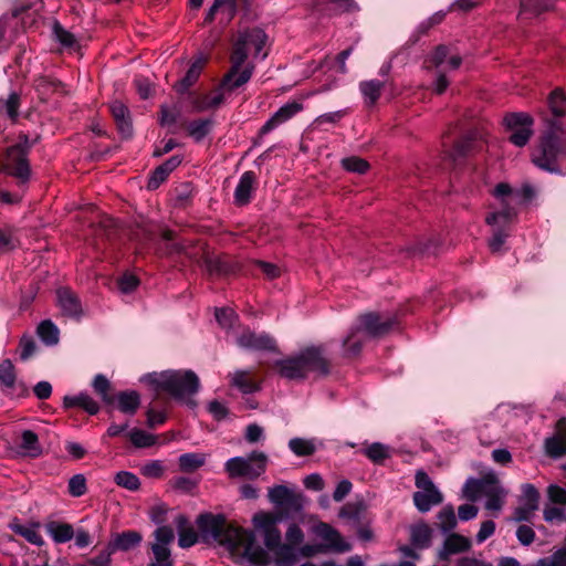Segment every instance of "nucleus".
<instances>
[{
  "mask_svg": "<svg viewBox=\"0 0 566 566\" xmlns=\"http://www.w3.org/2000/svg\"><path fill=\"white\" fill-rule=\"evenodd\" d=\"M196 525L203 543L219 544L232 553L241 551L252 566L269 565L270 555L258 544L255 533L228 523L224 515L202 513L197 516Z\"/></svg>",
  "mask_w": 566,
  "mask_h": 566,
  "instance_id": "1",
  "label": "nucleus"
},
{
  "mask_svg": "<svg viewBox=\"0 0 566 566\" xmlns=\"http://www.w3.org/2000/svg\"><path fill=\"white\" fill-rule=\"evenodd\" d=\"M266 42V34L258 28L242 31L238 34V39L233 44L230 56L231 67L223 76V84L232 87H241L248 83L252 76L254 66L247 65L241 70L250 52L254 56L262 54Z\"/></svg>",
  "mask_w": 566,
  "mask_h": 566,
  "instance_id": "2",
  "label": "nucleus"
},
{
  "mask_svg": "<svg viewBox=\"0 0 566 566\" xmlns=\"http://www.w3.org/2000/svg\"><path fill=\"white\" fill-rule=\"evenodd\" d=\"M155 391H165L175 399L186 400V403L195 408L197 402L191 398L200 387L198 376L192 370H165L149 373L140 378Z\"/></svg>",
  "mask_w": 566,
  "mask_h": 566,
  "instance_id": "3",
  "label": "nucleus"
},
{
  "mask_svg": "<svg viewBox=\"0 0 566 566\" xmlns=\"http://www.w3.org/2000/svg\"><path fill=\"white\" fill-rule=\"evenodd\" d=\"M279 373L290 380L304 379L310 374L327 375L329 361L323 346H308L297 355L276 361Z\"/></svg>",
  "mask_w": 566,
  "mask_h": 566,
  "instance_id": "4",
  "label": "nucleus"
},
{
  "mask_svg": "<svg viewBox=\"0 0 566 566\" xmlns=\"http://www.w3.org/2000/svg\"><path fill=\"white\" fill-rule=\"evenodd\" d=\"M395 324L396 321L394 318L388 316L381 317L377 313H366L360 315L357 324L352 327L349 334L343 342L347 355L355 356L359 354L365 336H384Z\"/></svg>",
  "mask_w": 566,
  "mask_h": 566,
  "instance_id": "5",
  "label": "nucleus"
},
{
  "mask_svg": "<svg viewBox=\"0 0 566 566\" xmlns=\"http://www.w3.org/2000/svg\"><path fill=\"white\" fill-rule=\"evenodd\" d=\"M254 528L261 533L266 552H272L275 557V566H294L297 562V553L290 546H280L281 532L275 518L270 513L259 512L254 514Z\"/></svg>",
  "mask_w": 566,
  "mask_h": 566,
  "instance_id": "6",
  "label": "nucleus"
},
{
  "mask_svg": "<svg viewBox=\"0 0 566 566\" xmlns=\"http://www.w3.org/2000/svg\"><path fill=\"white\" fill-rule=\"evenodd\" d=\"M268 462L269 459L264 452L253 451L248 457H233L227 460L224 471L230 479L255 480L265 473Z\"/></svg>",
  "mask_w": 566,
  "mask_h": 566,
  "instance_id": "7",
  "label": "nucleus"
},
{
  "mask_svg": "<svg viewBox=\"0 0 566 566\" xmlns=\"http://www.w3.org/2000/svg\"><path fill=\"white\" fill-rule=\"evenodd\" d=\"M564 153L565 146L560 136L551 132L543 137L538 149L534 151L533 163L543 170L560 174L556 163Z\"/></svg>",
  "mask_w": 566,
  "mask_h": 566,
  "instance_id": "8",
  "label": "nucleus"
},
{
  "mask_svg": "<svg viewBox=\"0 0 566 566\" xmlns=\"http://www.w3.org/2000/svg\"><path fill=\"white\" fill-rule=\"evenodd\" d=\"M415 484L419 491L413 493V503L419 512H429L432 506L442 503V493L424 471L419 470L416 472Z\"/></svg>",
  "mask_w": 566,
  "mask_h": 566,
  "instance_id": "9",
  "label": "nucleus"
},
{
  "mask_svg": "<svg viewBox=\"0 0 566 566\" xmlns=\"http://www.w3.org/2000/svg\"><path fill=\"white\" fill-rule=\"evenodd\" d=\"M154 542L150 544L153 558L148 566H174L170 545L175 539V533L168 525L157 527L154 533Z\"/></svg>",
  "mask_w": 566,
  "mask_h": 566,
  "instance_id": "10",
  "label": "nucleus"
},
{
  "mask_svg": "<svg viewBox=\"0 0 566 566\" xmlns=\"http://www.w3.org/2000/svg\"><path fill=\"white\" fill-rule=\"evenodd\" d=\"M503 123L511 132L509 140L517 147H524L533 136L534 120L527 113L507 114Z\"/></svg>",
  "mask_w": 566,
  "mask_h": 566,
  "instance_id": "11",
  "label": "nucleus"
},
{
  "mask_svg": "<svg viewBox=\"0 0 566 566\" xmlns=\"http://www.w3.org/2000/svg\"><path fill=\"white\" fill-rule=\"evenodd\" d=\"M3 169L21 182H27L31 176L27 147L14 145L8 148Z\"/></svg>",
  "mask_w": 566,
  "mask_h": 566,
  "instance_id": "12",
  "label": "nucleus"
},
{
  "mask_svg": "<svg viewBox=\"0 0 566 566\" xmlns=\"http://www.w3.org/2000/svg\"><path fill=\"white\" fill-rule=\"evenodd\" d=\"M539 506V492L530 483L523 484L521 495L518 497V505L515 507L511 521L530 522Z\"/></svg>",
  "mask_w": 566,
  "mask_h": 566,
  "instance_id": "13",
  "label": "nucleus"
},
{
  "mask_svg": "<svg viewBox=\"0 0 566 566\" xmlns=\"http://www.w3.org/2000/svg\"><path fill=\"white\" fill-rule=\"evenodd\" d=\"M0 386L4 395L15 398L25 397L29 394L28 386L18 380L15 368L10 359L0 361Z\"/></svg>",
  "mask_w": 566,
  "mask_h": 566,
  "instance_id": "14",
  "label": "nucleus"
},
{
  "mask_svg": "<svg viewBox=\"0 0 566 566\" xmlns=\"http://www.w3.org/2000/svg\"><path fill=\"white\" fill-rule=\"evenodd\" d=\"M313 533L324 543V552L333 551L336 553H345L350 551V544L347 543L339 532L327 523L319 522L313 526Z\"/></svg>",
  "mask_w": 566,
  "mask_h": 566,
  "instance_id": "15",
  "label": "nucleus"
},
{
  "mask_svg": "<svg viewBox=\"0 0 566 566\" xmlns=\"http://www.w3.org/2000/svg\"><path fill=\"white\" fill-rule=\"evenodd\" d=\"M268 496L270 502L279 507L298 510L303 505V496L285 485L270 488Z\"/></svg>",
  "mask_w": 566,
  "mask_h": 566,
  "instance_id": "16",
  "label": "nucleus"
},
{
  "mask_svg": "<svg viewBox=\"0 0 566 566\" xmlns=\"http://www.w3.org/2000/svg\"><path fill=\"white\" fill-rule=\"evenodd\" d=\"M303 109V105L298 102H289L281 106L260 128L259 136L262 137L282 124L290 120L292 117H294L297 113H300Z\"/></svg>",
  "mask_w": 566,
  "mask_h": 566,
  "instance_id": "17",
  "label": "nucleus"
},
{
  "mask_svg": "<svg viewBox=\"0 0 566 566\" xmlns=\"http://www.w3.org/2000/svg\"><path fill=\"white\" fill-rule=\"evenodd\" d=\"M506 490L502 486L500 480L494 473H489L483 496L486 497L485 509L489 511L500 512L504 505Z\"/></svg>",
  "mask_w": 566,
  "mask_h": 566,
  "instance_id": "18",
  "label": "nucleus"
},
{
  "mask_svg": "<svg viewBox=\"0 0 566 566\" xmlns=\"http://www.w3.org/2000/svg\"><path fill=\"white\" fill-rule=\"evenodd\" d=\"M175 525L178 533V545L186 549L195 546L200 539V532H197L195 526L184 514H179L175 518Z\"/></svg>",
  "mask_w": 566,
  "mask_h": 566,
  "instance_id": "19",
  "label": "nucleus"
},
{
  "mask_svg": "<svg viewBox=\"0 0 566 566\" xmlns=\"http://www.w3.org/2000/svg\"><path fill=\"white\" fill-rule=\"evenodd\" d=\"M256 177L253 171H245L241 175L234 190V203L239 207L245 206L251 201L252 193L255 190Z\"/></svg>",
  "mask_w": 566,
  "mask_h": 566,
  "instance_id": "20",
  "label": "nucleus"
},
{
  "mask_svg": "<svg viewBox=\"0 0 566 566\" xmlns=\"http://www.w3.org/2000/svg\"><path fill=\"white\" fill-rule=\"evenodd\" d=\"M556 434L545 440V451L553 458H559L566 453V419L562 418L556 424Z\"/></svg>",
  "mask_w": 566,
  "mask_h": 566,
  "instance_id": "21",
  "label": "nucleus"
},
{
  "mask_svg": "<svg viewBox=\"0 0 566 566\" xmlns=\"http://www.w3.org/2000/svg\"><path fill=\"white\" fill-rule=\"evenodd\" d=\"M57 305L63 315L69 317H80L82 305L74 292L69 289H59L56 292Z\"/></svg>",
  "mask_w": 566,
  "mask_h": 566,
  "instance_id": "22",
  "label": "nucleus"
},
{
  "mask_svg": "<svg viewBox=\"0 0 566 566\" xmlns=\"http://www.w3.org/2000/svg\"><path fill=\"white\" fill-rule=\"evenodd\" d=\"M471 541L460 534L452 533L447 536L443 542L442 548L439 551V559L447 560L450 555L469 551Z\"/></svg>",
  "mask_w": 566,
  "mask_h": 566,
  "instance_id": "23",
  "label": "nucleus"
},
{
  "mask_svg": "<svg viewBox=\"0 0 566 566\" xmlns=\"http://www.w3.org/2000/svg\"><path fill=\"white\" fill-rule=\"evenodd\" d=\"M516 216L517 212L514 206L501 207L497 211L490 212L485 218V222L491 228L501 227L510 231Z\"/></svg>",
  "mask_w": 566,
  "mask_h": 566,
  "instance_id": "24",
  "label": "nucleus"
},
{
  "mask_svg": "<svg viewBox=\"0 0 566 566\" xmlns=\"http://www.w3.org/2000/svg\"><path fill=\"white\" fill-rule=\"evenodd\" d=\"M239 345L244 348L255 349V350H274L275 349V340L268 335H258L254 333H244L239 339Z\"/></svg>",
  "mask_w": 566,
  "mask_h": 566,
  "instance_id": "25",
  "label": "nucleus"
},
{
  "mask_svg": "<svg viewBox=\"0 0 566 566\" xmlns=\"http://www.w3.org/2000/svg\"><path fill=\"white\" fill-rule=\"evenodd\" d=\"M142 535L136 531H125L116 534L112 541L108 542L109 549L117 552H127L142 543Z\"/></svg>",
  "mask_w": 566,
  "mask_h": 566,
  "instance_id": "26",
  "label": "nucleus"
},
{
  "mask_svg": "<svg viewBox=\"0 0 566 566\" xmlns=\"http://www.w3.org/2000/svg\"><path fill=\"white\" fill-rule=\"evenodd\" d=\"M109 109L116 122L119 133L124 137H129L133 133V126L129 117V112L126 105L119 101H115L111 104Z\"/></svg>",
  "mask_w": 566,
  "mask_h": 566,
  "instance_id": "27",
  "label": "nucleus"
},
{
  "mask_svg": "<svg viewBox=\"0 0 566 566\" xmlns=\"http://www.w3.org/2000/svg\"><path fill=\"white\" fill-rule=\"evenodd\" d=\"M40 523L20 524L11 523L10 528L15 534L22 536L27 542L35 546L44 545V539L40 533Z\"/></svg>",
  "mask_w": 566,
  "mask_h": 566,
  "instance_id": "28",
  "label": "nucleus"
},
{
  "mask_svg": "<svg viewBox=\"0 0 566 566\" xmlns=\"http://www.w3.org/2000/svg\"><path fill=\"white\" fill-rule=\"evenodd\" d=\"M45 530L55 544L67 543L74 536V528L69 523L51 521L45 524Z\"/></svg>",
  "mask_w": 566,
  "mask_h": 566,
  "instance_id": "29",
  "label": "nucleus"
},
{
  "mask_svg": "<svg viewBox=\"0 0 566 566\" xmlns=\"http://www.w3.org/2000/svg\"><path fill=\"white\" fill-rule=\"evenodd\" d=\"M208 57L203 54H199L195 61L191 63L189 70L186 75L178 83V91L186 92L190 86H192L197 80L199 78L205 64L207 63Z\"/></svg>",
  "mask_w": 566,
  "mask_h": 566,
  "instance_id": "30",
  "label": "nucleus"
},
{
  "mask_svg": "<svg viewBox=\"0 0 566 566\" xmlns=\"http://www.w3.org/2000/svg\"><path fill=\"white\" fill-rule=\"evenodd\" d=\"M63 405L65 408L80 407L90 415H96L99 410L98 403L90 395L84 392L76 396H65Z\"/></svg>",
  "mask_w": 566,
  "mask_h": 566,
  "instance_id": "31",
  "label": "nucleus"
},
{
  "mask_svg": "<svg viewBox=\"0 0 566 566\" xmlns=\"http://www.w3.org/2000/svg\"><path fill=\"white\" fill-rule=\"evenodd\" d=\"M237 87H232L223 84V80L220 85L209 95H206L202 101L197 105L199 111H207L218 108L224 102V91L232 92Z\"/></svg>",
  "mask_w": 566,
  "mask_h": 566,
  "instance_id": "32",
  "label": "nucleus"
},
{
  "mask_svg": "<svg viewBox=\"0 0 566 566\" xmlns=\"http://www.w3.org/2000/svg\"><path fill=\"white\" fill-rule=\"evenodd\" d=\"M218 12L226 14L227 19H232L237 13V0H214L205 17V23H211Z\"/></svg>",
  "mask_w": 566,
  "mask_h": 566,
  "instance_id": "33",
  "label": "nucleus"
},
{
  "mask_svg": "<svg viewBox=\"0 0 566 566\" xmlns=\"http://www.w3.org/2000/svg\"><path fill=\"white\" fill-rule=\"evenodd\" d=\"M555 0H521L520 14L534 18L554 7Z\"/></svg>",
  "mask_w": 566,
  "mask_h": 566,
  "instance_id": "34",
  "label": "nucleus"
},
{
  "mask_svg": "<svg viewBox=\"0 0 566 566\" xmlns=\"http://www.w3.org/2000/svg\"><path fill=\"white\" fill-rule=\"evenodd\" d=\"M208 455L202 452H189L182 453L178 458L179 469L182 472H195L199 468L203 467Z\"/></svg>",
  "mask_w": 566,
  "mask_h": 566,
  "instance_id": "35",
  "label": "nucleus"
},
{
  "mask_svg": "<svg viewBox=\"0 0 566 566\" xmlns=\"http://www.w3.org/2000/svg\"><path fill=\"white\" fill-rule=\"evenodd\" d=\"M206 270L212 275H223L233 273L237 268L224 256H207L203 260Z\"/></svg>",
  "mask_w": 566,
  "mask_h": 566,
  "instance_id": "36",
  "label": "nucleus"
},
{
  "mask_svg": "<svg viewBox=\"0 0 566 566\" xmlns=\"http://www.w3.org/2000/svg\"><path fill=\"white\" fill-rule=\"evenodd\" d=\"M489 480V474H485L481 479H469L463 485V496L469 501H476L484 494V489Z\"/></svg>",
  "mask_w": 566,
  "mask_h": 566,
  "instance_id": "37",
  "label": "nucleus"
},
{
  "mask_svg": "<svg viewBox=\"0 0 566 566\" xmlns=\"http://www.w3.org/2000/svg\"><path fill=\"white\" fill-rule=\"evenodd\" d=\"M213 120L211 118H200L190 122L187 125L188 135L196 142L200 143L211 132Z\"/></svg>",
  "mask_w": 566,
  "mask_h": 566,
  "instance_id": "38",
  "label": "nucleus"
},
{
  "mask_svg": "<svg viewBox=\"0 0 566 566\" xmlns=\"http://www.w3.org/2000/svg\"><path fill=\"white\" fill-rule=\"evenodd\" d=\"M118 409L127 415H134L139 405H140V396L135 390L120 391L117 395Z\"/></svg>",
  "mask_w": 566,
  "mask_h": 566,
  "instance_id": "39",
  "label": "nucleus"
},
{
  "mask_svg": "<svg viewBox=\"0 0 566 566\" xmlns=\"http://www.w3.org/2000/svg\"><path fill=\"white\" fill-rule=\"evenodd\" d=\"M431 535H432V531L427 524H424V523L417 524L411 527V533H410L411 544L415 547L420 548V549L427 548L430 546Z\"/></svg>",
  "mask_w": 566,
  "mask_h": 566,
  "instance_id": "40",
  "label": "nucleus"
},
{
  "mask_svg": "<svg viewBox=\"0 0 566 566\" xmlns=\"http://www.w3.org/2000/svg\"><path fill=\"white\" fill-rule=\"evenodd\" d=\"M20 448L23 454L33 458L40 455L42 452L38 434L32 430L22 431Z\"/></svg>",
  "mask_w": 566,
  "mask_h": 566,
  "instance_id": "41",
  "label": "nucleus"
},
{
  "mask_svg": "<svg viewBox=\"0 0 566 566\" xmlns=\"http://www.w3.org/2000/svg\"><path fill=\"white\" fill-rule=\"evenodd\" d=\"M384 85V82L378 80L364 81L359 84L360 93L368 105L371 106L378 101Z\"/></svg>",
  "mask_w": 566,
  "mask_h": 566,
  "instance_id": "42",
  "label": "nucleus"
},
{
  "mask_svg": "<svg viewBox=\"0 0 566 566\" xmlns=\"http://www.w3.org/2000/svg\"><path fill=\"white\" fill-rule=\"evenodd\" d=\"M290 450L297 457H307L317 450L315 439L292 438L289 441Z\"/></svg>",
  "mask_w": 566,
  "mask_h": 566,
  "instance_id": "43",
  "label": "nucleus"
},
{
  "mask_svg": "<svg viewBox=\"0 0 566 566\" xmlns=\"http://www.w3.org/2000/svg\"><path fill=\"white\" fill-rule=\"evenodd\" d=\"M230 382L243 394H251L258 390V386L250 379L245 370H235L230 375Z\"/></svg>",
  "mask_w": 566,
  "mask_h": 566,
  "instance_id": "44",
  "label": "nucleus"
},
{
  "mask_svg": "<svg viewBox=\"0 0 566 566\" xmlns=\"http://www.w3.org/2000/svg\"><path fill=\"white\" fill-rule=\"evenodd\" d=\"M19 107L20 95L17 92L10 93L7 99L0 101V112H3L6 116L11 120V123L17 122L19 116Z\"/></svg>",
  "mask_w": 566,
  "mask_h": 566,
  "instance_id": "45",
  "label": "nucleus"
},
{
  "mask_svg": "<svg viewBox=\"0 0 566 566\" xmlns=\"http://www.w3.org/2000/svg\"><path fill=\"white\" fill-rule=\"evenodd\" d=\"M473 146V137L472 136H464L461 139H459L452 150L449 151L448 157L449 159L457 164L462 158H464L471 150Z\"/></svg>",
  "mask_w": 566,
  "mask_h": 566,
  "instance_id": "46",
  "label": "nucleus"
},
{
  "mask_svg": "<svg viewBox=\"0 0 566 566\" xmlns=\"http://www.w3.org/2000/svg\"><path fill=\"white\" fill-rule=\"evenodd\" d=\"M438 526L443 533L452 531L457 526V517L452 505H446L437 515Z\"/></svg>",
  "mask_w": 566,
  "mask_h": 566,
  "instance_id": "47",
  "label": "nucleus"
},
{
  "mask_svg": "<svg viewBox=\"0 0 566 566\" xmlns=\"http://www.w3.org/2000/svg\"><path fill=\"white\" fill-rule=\"evenodd\" d=\"M566 95L562 88L554 90L548 96V107L555 117L565 115Z\"/></svg>",
  "mask_w": 566,
  "mask_h": 566,
  "instance_id": "48",
  "label": "nucleus"
},
{
  "mask_svg": "<svg viewBox=\"0 0 566 566\" xmlns=\"http://www.w3.org/2000/svg\"><path fill=\"white\" fill-rule=\"evenodd\" d=\"M515 192L509 184L501 182L496 185L493 195L500 200L501 207L514 206L515 207Z\"/></svg>",
  "mask_w": 566,
  "mask_h": 566,
  "instance_id": "49",
  "label": "nucleus"
},
{
  "mask_svg": "<svg viewBox=\"0 0 566 566\" xmlns=\"http://www.w3.org/2000/svg\"><path fill=\"white\" fill-rule=\"evenodd\" d=\"M38 335L46 345H55L59 342V329L51 321L40 323Z\"/></svg>",
  "mask_w": 566,
  "mask_h": 566,
  "instance_id": "50",
  "label": "nucleus"
},
{
  "mask_svg": "<svg viewBox=\"0 0 566 566\" xmlns=\"http://www.w3.org/2000/svg\"><path fill=\"white\" fill-rule=\"evenodd\" d=\"M285 543H282L281 538L279 545L290 546L296 551L297 546L301 545L302 542L304 541V533L302 528L297 524L292 523L285 533Z\"/></svg>",
  "mask_w": 566,
  "mask_h": 566,
  "instance_id": "51",
  "label": "nucleus"
},
{
  "mask_svg": "<svg viewBox=\"0 0 566 566\" xmlns=\"http://www.w3.org/2000/svg\"><path fill=\"white\" fill-rule=\"evenodd\" d=\"M115 483L129 491H137L140 486L139 478L129 471H119L114 478Z\"/></svg>",
  "mask_w": 566,
  "mask_h": 566,
  "instance_id": "52",
  "label": "nucleus"
},
{
  "mask_svg": "<svg viewBox=\"0 0 566 566\" xmlns=\"http://www.w3.org/2000/svg\"><path fill=\"white\" fill-rule=\"evenodd\" d=\"M129 440L137 448H147L156 443V436L142 429H133L129 432Z\"/></svg>",
  "mask_w": 566,
  "mask_h": 566,
  "instance_id": "53",
  "label": "nucleus"
},
{
  "mask_svg": "<svg viewBox=\"0 0 566 566\" xmlns=\"http://www.w3.org/2000/svg\"><path fill=\"white\" fill-rule=\"evenodd\" d=\"M364 454L373 462L379 463L389 458V448L382 443L374 442L364 450Z\"/></svg>",
  "mask_w": 566,
  "mask_h": 566,
  "instance_id": "54",
  "label": "nucleus"
},
{
  "mask_svg": "<svg viewBox=\"0 0 566 566\" xmlns=\"http://www.w3.org/2000/svg\"><path fill=\"white\" fill-rule=\"evenodd\" d=\"M342 167L347 171L364 175L368 171L370 166L365 159L350 156L342 159Z\"/></svg>",
  "mask_w": 566,
  "mask_h": 566,
  "instance_id": "55",
  "label": "nucleus"
},
{
  "mask_svg": "<svg viewBox=\"0 0 566 566\" xmlns=\"http://www.w3.org/2000/svg\"><path fill=\"white\" fill-rule=\"evenodd\" d=\"M93 388L101 396L103 401H105L106 403L112 402L113 399L109 395L111 382L104 375L98 374L95 376L93 380Z\"/></svg>",
  "mask_w": 566,
  "mask_h": 566,
  "instance_id": "56",
  "label": "nucleus"
},
{
  "mask_svg": "<svg viewBox=\"0 0 566 566\" xmlns=\"http://www.w3.org/2000/svg\"><path fill=\"white\" fill-rule=\"evenodd\" d=\"M67 490L71 496L80 497L87 491L86 479L83 474H75L69 480Z\"/></svg>",
  "mask_w": 566,
  "mask_h": 566,
  "instance_id": "57",
  "label": "nucleus"
},
{
  "mask_svg": "<svg viewBox=\"0 0 566 566\" xmlns=\"http://www.w3.org/2000/svg\"><path fill=\"white\" fill-rule=\"evenodd\" d=\"M535 566H566V546L537 560Z\"/></svg>",
  "mask_w": 566,
  "mask_h": 566,
  "instance_id": "58",
  "label": "nucleus"
},
{
  "mask_svg": "<svg viewBox=\"0 0 566 566\" xmlns=\"http://www.w3.org/2000/svg\"><path fill=\"white\" fill-rule=\"evenodd\" d=\"M543 516L546 522H566V507L546 505L543 511Z\"/></svg>",
  "mask_w": 566,
  "mask_h": 566,
  "instance_id": "59",
  "label": "nucleus"
},
{
  "mask_svg": "<svg viewBox=\"0 0 566 566\" xmlns=\"http://www.w3.org/2000/svg\"><path fill=\"white\" fill-rule=\"evenodd\" d=\"M493 234L489 240V247L492 252H499L509 237L510 231L504 228L497 227L492 228Z\"/></svg>",
  "mask_w": 566,
  "mask_h": 566,
  "instance_id": "60",
  "label": "nucleus"
},
{
  "mask_svg": "<svg viewBox=\"0 0 566 566\" xmlns=\"http://www.w3.org/2000/svg\"><path fill=\"white\" fill-rule=\"evenodd\" d=\"M56 40L64 48H73L76 43L75 36L66 31L61 24L55 23L53 28Z\"/></svg>",
  "mask_w": 566,
  "mask_h": 566,
  "instance_id": "61",
  "label": "nucleus"
},
{
  "mask_svg": "<svg viewBox=\"0 0 566 566\" xmlns=\"http://www.w3.org/2000/svg\"><path fill=\"white\" fill-rule=\"evenodd\" d=\"M547 496L553 504L566 506V489L557 484H551L547 488Z\"/></svg>",
  "mask_w": 566,
  "mask_h": 566,
  "instance_id": "62",
  "label": "nucleus"
},
{
  "mask_svg": "<svg viewBox=\"0 0 566 566\" xmlns=\"http://www.w3.org/2000/svg\"><path fill=\"white\" fill-rule=\"evenodd\" d=\"M20 359L25 361L30 357H32L35 353L36 345L34 339L31 336H23L20 339Z\"/></svg>",
  "mask_w": 566,
  "mask_h": 566,
  "instance_id": "63",
  "label": "nucleus"
},
{
  "mask_svg": "<svg viewBox=\"0 0 566 566\" xmlns=\"http://www.w3.org/2000/svg\"><path fill=\"white\" fill-rule=\"evenodd\" d=\"M216 319L223 328H230L233 326V323L237 319V315L230 308H217Z\"/></svg>",
  "mask_w": 566,
  "mask_h": 566,
  "instance_id": "64",
  "label": "nucleus"
}]
</instances>
